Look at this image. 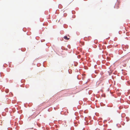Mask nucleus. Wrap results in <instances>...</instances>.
Wrapping results in <instances>:
<instances>
[{"instance_id":"obj_2","label":"nucleus","mask_w":130,"mask_h":130,"mask_svg":"<svg viewBox=\"0 0 130 130\" xmlns=\"http://www.w3.org/2000/svg\"><path fill=\"white\" fill-rule=\"evenodd\" d=\"M63 38L67 40H69L70 39V38L69 37V38H68L67 37V36H66L64 37Z\"/></svg>"},{"instance_id":"obj_1","label":"nucleus","mask_w":130,"mask_h":130,"mask_svg":"<svg viewBox=\"0 0 130 130\" xmlns=\"http://www.w3.org/2000/svg\"><path fill=\"white\" fill-rule=\"evenodd\" d=\"M125 63V64L126 63V60H124L122 61L121 63V64L122 65L123 63Z\"/></svg>"}]
</instances>
